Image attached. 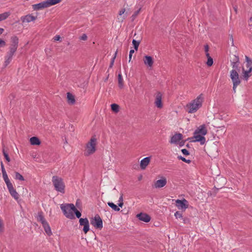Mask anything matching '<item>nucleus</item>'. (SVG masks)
Masks as SVG:
<instances>
[{
  "instance_id": "a878e982",
  "label": "nucleus",
  "mask_w": 252,
  "mask_h": 252,
  "mask_svg": "<svg viewBox=\"0 0 252 252\" xmlns=\"http://www.w3.org/2000/svg\"><path fill=\"white\" fill-rule=\"evenodd\" d=\"M9 12H6L0 14V22L7 19L10 15Z\"/></svg>"
},
{
  "instance_id": "ea45409f",
  "label": "nucleus",
  "mask_w": 252,
  "mask_h": 252,
  "mask_svg": "<svg viewBox=\"0 0 252 252\" xmlns=\"http://www.w3.org/2000/svg\"><path fill=\"white\" fill-rule=\"evenodd\" d=\"M17 48V46L12 45V47H11V48L10 49V52L12 54H13L15 53V52L16 51Z\"/></svg>"
},
{
  "instance_id": "c03bdc74",
  "label": "nucleus",
  "mask_w": 252,
  "mask_h": 252,
  "mask_svg": "<svg viewBox=\"0 0 252 252\" xmlns=\"http://www.w3.org/2000/svg\"><path fill=\"white\" fill-rule=\"evenodd\" d=\"M204 49H205V52L206 53V54H207V53H208V51H209V46L208 45H205Z\"/></svg>"
},
{
  "instance_id": "de8ad7c7",
  "label": "nucleus",
  "mask_w": 252,
  "mask_h": 252,
  "mask_svg": "<svg viewBox=\"0 0 252 252\" xmlns=\"http://www.w3.org/2000/svg\"><path fill=\"white\" fill-rule=\"evenodd\" d=\"M4 32V29L3 28H0V35L2 34Z\"/></svg>"
},
{
  "instance_id": "6ab92c4d",
  "label": "nucleus",
  "mask_w": 252,
  "mask_h": 252,
  "mask_svg": "<svg viewBox=\"0 0 252 252\" xmlns=\"http://www.w3.org/2000/svg\"><path fill=\"white\" fill-rule=\"evenodd\" d=\"M32 6L34 10H39L46 8L44 1L33 4Z\"/></svg>"
},
{
  "instance_id": "0eeeda50",
  "label": "nucleus",
  "mask_w": 252,
  "mask_h": 252,
  "mask_svg": "<svg viewBox=\"0 0 252 252\" xmlns=\"http://www.w3.org/2000/svg\"><path fill=\"white\" fill-rule=\"evenodd\" d=\"M183 139V135L181 133H176L171 137L170 143L171 144L179 145L182 146L184 145V141L182 140Z\"/></svg>"
},
{
  "instance_id": "7c9ffc66",
  "label": "nucleus",
  "mask_w": 252,
  "mask_h": 252,
  "mask_svg": "<svg viewBox=\"0 0 252 252\" xmlns=\"http://www.w3.org/2000/svg\"><path fill=\"white\" fill-rule=\"evenodd\" d=\"M14 179L16 180H20V181L24 180V178L23 176L17 172H15V175L14 177Z\"/></svg>"
},
{
  "instance_id": "1a4fd4ad",
  "label": "nucleus",
  "mask_w": 252,
  "mask_h": 252,
  "mask_svg": "<svg viewBox=\"0 0 252 252\" xmlns=\"http://www.w3.org/2000/svg\"><path fill=\"white\" fill-rule=\"evenodd\" d=\"M175 202L176 206L180 210H185L189 207L188 201L185 199L182 200L177 199Z\"/></svg>"
},
{
  "instance_id": "39448f33",
  "label": "nucleus",
  "mask_w": 252,
  "mask_h": 252,
  "mask_svg": "<svg viewBox=\"0 0 252 252\" xmlns=\"http://www.w3.org/2000/svg\"><path fill=\"white\" fill-rule=\"evenodd\" d=\"M204 98L203 94H199L195 99L187 105V109H189V110L199 109L202 106Z\"/></svg>"
},
{
  "instance_id": "c9c22d12",
  "label": "nucleus",
  "mask_w": 252,
  "mask_h": 252,
  "mask_svg": "<svg viewBox=\"0 0 252 252\" xmlns=\"http://www.w3.org/2000/svg\"><path fill=\"white\" fill-rule=\"evenodd\" d=\"M174 216L176 219L183 218L182 214L179 211L176 212L174 214Z\"/></svg>"
},
{
  "instance_id": "9d476101",
  "label": "nucleus",
  "mask_w": 252,
  "mask_h": 252,
  "mask_svg": "<svg viewBox=\"0 0 252 252\" xmlns=\"http://www.w3.org/2000/svg\"><path fill=\"white\" fill-rule=\"evenodd\" d=\"M79 224L83 226V230L85 233H87L90 229L89 220L87 218L79 219Z\"/></svg>"
},
{
  "instance_id": "c85d7f7f",
  "label": "nucleus",
  "mask_w": 252,
  "mask_h": 252,
  "mask_svg": "<svg viewBox=\"0 0 252 252\" xmlns=\"http://www.w3.org/2000/svg\"><path fill=\"white\" fill-rule=\"evenodd\" d=\"M108 205L109 207H110L116 211H119L120 210V208L112 202H108Z\"/></svg>"
},
{
  "instance_id": "4c0bfd02",
  "label": "nucleus",
  "mask_w": 252,
  "mask_h": 252,
  "mask_svg": "<svg viewBox=\"0 0 252 252\" xmlns=\"http://www.w3.org/2000/svg\"><path fill=\"white\" fill-rule=\"evenodd\" d=\"M117 51H116V52L115 53L114 57H113V58L111 60V62L110 64V67H112V66L114 64V61H115V58H116V57L117 56Z\"/></svg>"
},
{
  "instance_id": "49530a36",
  "label": "nucleus",
  "mask_w": 252,
  "mask_h": 252,
  "mask_svg": "<svg viewBox=\"0 0 252 252\" xmlns=\"http://www.w3.org/2000/svg\"><path fill=\"white\" fill-rule=\"evenodd\" d=\"M123 204H123V201H122V202H120V203L118 204V205H119V207L122 208L123 207Z\"/></svg>"
},
{
  "instance_id": "c756f323",
  "label": "nucleus",
  "mask_w": 252,
  "mask_h": 252,
  "mask_svg": "<svg viewBox=\"0 0 252 252\" xmlns=\"http://www.w3.org/2000/svg\"><path fill=\"white\" fill-rule=\"evenodd\" d=\"M124 81L121 74L118 75V84L120 87L122 88L123 86Z\"/></svg>"
},
{
  "instance_id": "3c124183",
  "label": "nucleus",
  "mask_w": 252,
  "mask_h": 252,
  "mask_svg": "<svg viewBox=\"0 0 252 252\" xmlns=\"http://www.w3.org/2000/svg\"><path fill=\"white\" fill-rule=\"evenodd\" d=\"M231 38L232 39V41H233V38H232V35L231 36Z\"/></svg>"
},
{
  "instance_id": "dca6fc26",
  "label": "nucleus",
  "mask_w": 252,
  "mask_h": 252,
  "mask_svg": "<svg viewBox=\"0 0 252 252\" xmlns=\"http://www.w3.org/2000/svg\"><path fill=\"white\" fill-rule=\"evenodd\" d=\"M151 160L150 157H146L142 159L140 163V166L141 169L144 170L150 163Z\"/></svg>"
},
{
  "instance_id": "b1692460",
  "label": "nucleus",
  "mask_w": 252,
  "mask_h": 252,
  "mask_svg": "<svg viewBox=\"0 0 252 252\" xmlns=\"http://www.w3.org/2000/svg\"><path fill=\"white\" fill-rule=\"evenodd\" d=\"M42 225L44 229L45 232L47 233V234L49 236H50L52 234V231H51V228H50L48 222L46 221Z\"/></svg>"
},
{
  "instance_id": "cd10ccee",
  "label": "nucleus",
  "mask_w": 252,
  "mask_h": 252,
  "mask_svg": "<svg viewBox=\"0 0 252 252\" xmlns=\"http://www.w3.org/2000/svg\"><path fill=\"white\" fill-rule=\"evenodd\" d=\"M206 56L208 58L207 62L206 63L207 65L208 66H211L212 65L213 63V59L210 56V55L209 53L206 54Z\"/></svg>"
},
{
  "instance_id": "ddd939ff",
  "label": "nucleus",
  "mask_w": 252,
  "mask_h": 252,
  "mask_svg": "<svg viewBox=\"0 0 252 252\" xmlns=\"http://www.w3.org/2000/svg\"><path fill=\"white\" fill-rule=\"evenodd\" d=\"M144 64L149 68H152L154 64V59L150 56H145L143 59Z\"/></svg>"
},
{
  "instance_id": "58836bf2",
  "label": "nucleus",
  "mask_w": 252,
  "mask_h": 252,
  "mask_svg": "<svg viewBox=\"0 0 252 252\" xmlns=\"http://www.w3.org/2000/svg\"><path fill=\"white\" fill-rule=\"evenodd\" d=\"M80 40L85 41L87 39V36L86 34H83L80 37Z\"/></svg>"
},
{
  "instance_id": "7ed1b4c3",
  "label": "nucleus",
  "mask_w": 252,
  "mask_h": 252,
  "mask_svg": "<svg viewBox=\"0 0 252 252\" xmlns=\"http://www.w3.org/2000/svg\"><path fill=\"white\" fill-rule=\"evenodd\" d=\"M245 59L246 62L242 66L241 77L243 80L248 81L252 75V60L247 56H245Z\"/></svg>"
},
{
  "instance_id": "6e6552de",
  "label": "nucleus",
  "mask_w": 252,
  "mask_h": 252,
  "mask_svg": "<svg viewBox=\"0 0 252 252\" xmlns=\"http://www.w3.org/2000/svg\"><path fill=\"white\" fill-rule=\"evenodd\" d=\"M94 152V137L92 136L90 141L86 145L84 155L88 156Z\"/></svg>"
},
{
  "instance_id": "72a5a7b5",
  "label": "nucleus",
  "mask_w": 252,
  "mask_h": 252,
  "mask_svg": "<svg viewBox=\"0 0 252 252\" xmlns=\"http://www.w3.org/2000/svg\"><path fill=\"white\" fill-rule=\"evenodd\" d=\"M111 110H118L119 109V105L114 103L111 105Z\"/></svg>"
},
{
  "instance_id": "37998d69",
  "label": "nucleus",
  "mask_w": 252,
  "mask_h": 252,
  "mask_svg": "<svg viewBox=\"0 0 252 252\" xmlns=\"http://www.w3.org/2000/svg\"><path fill=\"white\" fill-rule=\"evenodd\" d=\"M60 39H61V36L59 35H56L54 37V41H59L60 40Z\"/></svg>"
},
{
  "instance_id": "4468645a",
  "label": "nucleus",
  "mask_w": 252,
  "mask_h": 252,
  "mask_svg": "<svg viewBox=\"0 0 252 252\" xmlns=\"http://www.w3.org/2000/svg\"><path fill=\"white\" fill-rule=\"evenodd\" d=\"M36 19V17L32 14H28L21 17V21L23 23H30L34 21Z\"/></svg>"
},
{
  "instance_id": "09e8293b",
  "label": "nucleus",
  "mask_w": 252,
  "mask_h": 252,
  "mask_svg": "<svg viewBox=\"0 0 252 252\" xmlns=\"http://www.w3.org/2000/svg\"><path fill=\"white\" fill-rule=\"evenodd\" d=\"M119 202L123 201V195H121L120 197L119 198Z\"/></svg>"
},
{
  "instance_id": "a18cd8bd",
  "label": "nucleus",
  "mask_w": 252,
  "mask_h": 252,
  "mask_svg": "<svg viewBox=\"0 0 252 252\" xmlns=\"http://www.w3.org/2000/svg\"><path fill=\"white\" fill-rule=\"evenodd\" d=\"M180 158L182 160H183V161H185V162H187V163H189V161H190V160H186V159L185 158H183V157H181Z\"/></svg>"
},
{
  "instance_id": "412c9836",
  "label": "nucleus",
  "mask_w": 252,
  "mask_h": 252,
  "mask_svg": "<svg viewBox=\"0 0 252 252\" xmlns=\"http://www.w3.org/2000/svg\"><path fill=\"white\" fill-rule=\"evenodd\" d=\"M62 0H45L46 7H49L60 3Z\"/></svg>"
},
{
  "instance_id": "f3484780",
  "label": "nucleus",
  "mask_w": 252,
  "mask_h": 252,
  "mask_svg": "<svg viewBox=\"0 0 252 252\" xmlns=\"http://www.w3.org/2000/svg\"><path fill=\"white\" fill-rule=\"evenodd\" d=\"M162 94L158 92L157 94L155 100V104L157 107L160 109L162 107V104L161 102Z\"/></svg>"
},
{
  "instance_id": "473e14b6",
  "label": "nucleus",
  "mask_w": 252,
  "mask_h": 252,
  "mask_svg": "<svg viewBox=\"0 0 252 252\" xmlns=\"http://www.w3.org/2000/svg\"><path fill=\"white\" fill-rule=\"evenodd\" d=\"M139 44H140V42L139 41H136L135 39H133L132 40V44H133V45L134 46V49L136 50H138Z\"/></svg>"
},
{
  "instance_id": "aec40b11",
  "label": "nucleus",
  "mask_w": 252,
  "mask_h": 252,
  "mask_svg": "<svg viewBox=\"0 0 252 252\" xmlns=\"http://www.w3.org/2000/svg\"><path fill=\"white\" fill-rule=\"evenodd\" d=\"M1 171H2L3 179L4 180L6 184L7 185L11 182H10V180L8 179V176L6 174V171L4 169L3 163L2 162H1Z\"/></svg>"
},
{
  "instance_id": "2f4dec72",
  "label": "nucleus",
  "mask_w": 252,
  "mask_h": 252,
  "mask_svg": "<svg viewBox=\"0 0 252 252\" xmlns=\"http://www.w3.org/2000/svg\"><path fill=\"white\" fill-rule=\"evenodd\" d=\"M11 41L12 42V45L17 47L18 44V38L17 36L12 37Z\"/></svg>"
},
{
  "instance_id": "5701e85b",
  "label": "nucleus",
  "mask_w": 252,
  "mask_h": 252,
  "mask_svg": "<svg viewBox=\"0 0 252 252\" xmlns=\"http://www.w3.org/2000/svg\"><path fill=\"white\" fill-rule=\"evenodd\" d=\"M102 227L103 223L102 219L99 216H95V228L101 229Z\"/></svg>"
},
{
  "instance_id": "9b49d317",
  "label": "nucleus",
  "mask_w": 252,
  "mask_h": 252,
  "mask_svg": "<svg viewBox=\"0 0 252 252\" xmlns=\"http://www.w3.org/2000/svg\"><path fill=\"white\" fill-rule=\"evenodd\" d=\"M167 184V179L164 177H162L160 179L158 180L154 183V186L155 188H161Z\"/></svg>"
},
{
  "instance_id": "f03ea898",
  "label": "nucleus",
  "mask_w": 252,
  "mask_h": 252,
  "mask_svg": "<svg viewBox=\"0 0 252 252\" xmlns=\"http://www.w3.org/2000/svg\"><path fill=\"white\" fill-rule=\"evenodd\" d=\"M207 133V126L203 124L199 126L195 130L193 136L191 138L193 142H198L201 145H204L206 142L205 135Z\"/></svg>"
},
{
  "instance_id": "f704fd0d",
  "label": "nucleus",
  "mask_w": 252,
  "mask_h": 252,
  "mask_svg": "<svg viewBox=\"0 0 252 252\" xmlns=\"http://www.w3.org/2000/svg\"><path fill=\"white\" fill-rule=\"evenodd\" d=\"M3 156L6 159V160L8 161V162H9L10 159V158L8 156V155L7 153H6V152L5 151V150L3 149Z\"/></svg>"
},
{
  "instance_id": "2eb2a0df",
  "label": "nucleus",
  "mask_w": 252,
  "mask_h": 252,
  "mask_svg": "<svg viewBox=\"0 0 252 252\" xmlns=\"http://www.w3.org/2000/svg\"><path fill=\"white\" fill-rule=\"evenodd\" d=\"M136 217L140 220L145 222H148L151 220V217L145 213L138 214L136 215Z\"/></svg>"
},
{
  "instance_id": "bb28decb",
  "label": "nucleus",
  "mask_w": 252,
  "mask_h": 252,
  "mask_svg": "<svg viewBox=\"0 0 252 252\" xmlns=\"http://www.w3.org/2000/svg\"><path fill=\"white\" fill-rule=\"evenodd\" d=\"M37 220L38 221L41 222L42 224H43L46 221H47L46 220L44 219L42 213H40L38 214L37 217Z\"/></svg>"
},
{
  "instance_id": "a211bd4d",
  "label": "nucleus",
  "mask_w": 252,
  "mask_h": 252,
  "mask_svg": "<svg viewBox=\"0 0 252 252\" xmlns=\"http://www.w3.org/2000/svg\"><path fill=\"white\" fill-rule=\"evenodd\" d=\"M66 100L70 105H73L75 103V97L72 94L68 92L66 93Z\"/></svg>"
},
{
  "instance_id": "423d86ee",
  "label": "nucleus",
  "mask_w": 252,
  "mask_h": 252,
  "mask_svg": "<svg viewBox=\"0 0 252 252\" xmlns=\"http://www.w3.org/2000/svg\"><path fill=\"white\" fill-rule=\"evenodd\" d=\"M52 181L56 190L62 193H64L65 185L61 177L54 176L52 177Z\"/></svg>"
},
{
  "instance_id": "a19ab883",
  "label": "nucleus",
  "mask_w": 252,
  "mask_h": 252,
  "mask_svg": "<svg viewBox=\"0 0 252 252\" xmlns=\"http://www.w3.org/2000/svg\"><path fill=\"white\" fill-rule=\"evenodd\" d=\"M134 50L133 49H131L129 51V62H130L132 58V54L134 53Z\"/></svg>"
},
{
  "instance_id": "4be33fe9",
  "label": "nucleus",
  "mask_w": 252,
  "mask_h": 252,
  "mask_svg": "<svg viewBox=\"0 0 252 252\" xmlns=\"http://www.w3.org/2000/svg\"><path fill=\"white\" fill-rule=\"evenodd\" d=\"M126 10L125 8L122 9L119 12V15L118 16V20L119 22H122L126 18V15L125 14Z\"/></svg>"
},
{
  "instance_id": "f257e3e1",
  "label": "nucleus",
  "mask_w": 252,
  "mask_h": 252,
  "mask_svg": "<svg viewBox=\"0 0 252 252\" xmlns=\"http://www.w3.org/2000/svg\"><path fill=\"white\" fill-rule=\"evenodd\" d=\"M60 208L63 215L69 219L73 220L75 218L74 213L77 218H80L81 216V212L76 208L73 204H62L60 205Z\"/></svg>"
},
{
  "instance_id": "e433bc0d",
  "label": "nucleus",
  "mask_w": 252,
  "mask_h": 252,
  "mask_svg": "<svg viewBox=\"0 0 252 252\" xmlns=\"http://www.w3.org/2000/svg\"><path fill=\"white\" fill-rule=\"evenodd\" d=\"M6 42L3 39L0 38V48L4 47L6 46Z\"/></svg>"
},
{
  "instance_id": "79ce46f5",
  "label": "nucleus",
  "mask_w": 252,
  "mask_h": 252,
  "mask_svg": "<svg viewBox=\"0 0 252 252\" xmlns=\"http://www.w3.org/2000/svg\"><path fill=\"white\" fill-rule=\"evenodd\" d=\"M182 152L185 156H188V155H189V151L187 149H182Z\"/></svg>"
},
{
  "instance_id": "8fccbe9b",
  "label": "nucleus",
  "mask_w": 252,
  "mask_h": 252,
  "mask_svg": "<svg viewBox=\"0 0 252 252\" xmlns=\"http://www.w3.org/2000/svg\"><path fill=\"white\" fill-rule=\"evenodd\" d=\"M11 57H9V59L7 60H6L5 62L7 63H9L10 61V60H11Z\"/></svg>"
},
{
  "instance_id": "20e7f679",
  "label": "nucleus",
  "mask_w": 252,
  "mask_h": 252,
  "mask_svg": "<svg viewBox=\"0 0 252 252\" xmlns=\"http://www.w3.org/2000/svg\"><path fill=\"white\" fill-rule=\"evenodd\" d=\"M232 65L233 69L230 71V77L233 83V90L236 93L237 87L241 84V79L238 72L236 70L238 66L237 62L232 63Z\"/></svg>"
},
{
  "instance_id": "f8f14e48",
  "label": "nucleus",
  "mask_w": 252,
  "mask_h": 252,
  "mask_svg": "<svg viewBox=\"0 0 252 252\" xmlns=\"http://www.w3.org/2000/svg\"><path fill=\"white\" fill-rule=\"evenodd\" d=\"M9 193L16 200H18L19 197V194L16 190L14 189L13 185L11 183H10L6 185Z\"/></svg>"
},
{
  "instance_id": "393cba45",
  "label": "nucleus",
  "mask_w": 252,
  "mask_h": 252,
  "mask_svg": "<svg viewBox=\"0 0 252 252\" xmlns=\"http://www.w3.org/2000/svg\"><path fill=\"white\" fill-rule=\"evenodd\" d=\"M30 142L32 145H39L41 143L39 138L35 136L31 137L30 139Z\"/></svg>"
},
{
  "instance_id": "603ef678",
  "label": "nucleus",
  "mask_w": 252,
  "mask_h": 252,
  "mask_svg": "<svg viewBox=\"0 0 252 252\" xmlns=\"http://www.w3.org/2000/svg\"><path fill=\"white\" fill-rule=\"evenodd\" d=\"M91 223H92V224H94V223H93V221H91Z\"/></svg>"
}]
</instances>
